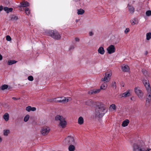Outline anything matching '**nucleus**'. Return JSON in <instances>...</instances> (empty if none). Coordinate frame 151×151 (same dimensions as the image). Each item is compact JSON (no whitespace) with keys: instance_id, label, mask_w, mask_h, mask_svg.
I'll return each mask as SVG.
<instances>
[{"instance_id":"5701e85b","label":"nucleus","mask_w":151,"mask_h":151,"mask_svg":"<svg viewBox=\"0 0 151 151\" xmlns=\"http://www.w3.org/2000/svg\"><path fill=\"white\" fill-rule=\"evenodd\" d=\"M109 109L111 110V111L115 110L116 109V106L114 104H112L109 107Z\"/></svg>"},{"instance_id":"de8ad7c7","label":"nucleus","mask_w":151,"mask_h":151,"mask_svg":"<svg viewBox=\"0 0 151 151\" xmlns=\"http://www.w3.org/2000/svg\"><path fill=\"white\" fill-rule=\"evenodd\" d=\"M2 138L0 136V143L2 142Z\"/></svg>"},{"instance_id":"9d476101","label":"nucleus","mask_w":151,"mask_h":151,"mask_svg":"<svg viewBox=\"0 0 151 151\" xmlns=\"http://www.w3.org/2000/svg\"><path fill=\"white\" fill-rule=\"evenodd\" d=\"M50 130V128L49 127H44L41 130V133L43 135H47Z\"/></svg>"},{"instance_id":"1a4fd4ad","label":"nucleus","mask_w":151,"mask_h":151,"mask_svg":"<svg viewBox=\"0 0 151 151\" xmlns=\"http://www.w3.org/2000/svg\"><path fill=\"white\" fill-rule=\"evenodd\" d=\"M134 92L138 97L140 99H142L143 96V93L139 87H137L134 88Z\"/></svg>"},{"instance_id":"473e14b6","label":"nucleus","mask_w":151,"mask_h":151,"mask_svg":"<svg viewBox=\"0 0 151 151\" xmlns=\"http://www.w3.org/2000/svg\"><path fill=\"white\" fill-rule=\"evenodd\" d=\"M8 87V86L7 85L4 84L1 86V89L2 90H4L7 89Z\"/></svg>"},{"instance_id":"f257e3e1","label":"nucleus","mask_w":151,"mask_h":151,"mask_svg":"<svg viewBox=\"0 0 151 151\" xmlns=\"http://www.w3.org/2000/svg\"><path fill=\"white\" fill-rule=\"evenodd\" d=\"M133 148V151H151V149L147 148L145 143L142 141L134 143Z\"/></svg>"},{"instance_id":"c9c22d12","label":"nucleus","mask_w":151,"mask_h":151,"mask_svg":"<svg viewBox=\"0 0 151 151\" xmlns=\"http://www.w3.org/2000/svg\"><path fill=\"white\" fill-rule=\"evenodd\" d=\"M28 79L30 81H32L34 80V78L32 76H30L28 77Z\"/></svg>"},{"instance_id":"c03bdc74","label":"nucleus","mask_w":151,"mask_h":151,"mask_svg":"<svg viewBox=\"0 0 151 151\" xmlns=\"http://www.w3.org/2000/svg\"><path fill=\"white\" fill-rule=\"evenodd\" d=\"M79 39L78 38H75V41L76 42H78L79 41Z\"/></svg>"},{"instance_id":"20e7f679","label":"nucleus","mask_w":151,"mask_h":151,"mask_svg":"<svg viewBox=\"0 0 151 151\" xmlns=\"http://www.w3.org/2000/svg\"><path fill=\"white\" fill-rule=\"evenodd\" d=\"M55 119L56 121H59L58 126L63 128H65L67 125V122L65 120V118L64 116L60 115H56L55 117Z\"/></svg>"},{"instance_id":"a19ab883","label":"nucleus","mask_w":151,"mask_h":151,"mask_svg":"<svg viewBox=\"0 0 151 151\" xmlns=\"http://www.w3.org/2000/svg\"><path fill=\"white\" fill-rule=\"evenodd\" d=\"M89 35L90 36H92L93 35V32H92L91 31L89 32Z\"/></svg>"},{"instance_id":"412c9836","label":"nucleus","mask_w":151,"mask_h":151,"mask_svg":"<svg viewBox=\"0 0 151 151\" xmlns=\"http://www.w3.org/2000/svg\"><path fill=\"white\" fill-rule=\"evenodd\" d=\"M75 148V146L71 144L69 146L68 149L69 151H74Z\"/></svg>"},{"instance_id":"c85d7f7f","label":"nucleus","mask_w":151,"mask_h":151,"mask_svg":"<svg viewBox=\"0 0 151 151\" xmlns=\"http://www.w3.org/2000/svg\"><path fill=\"white\" fill-rule=\"evenodd\" d=\"M26 13L27 15H29L30 13V10L28 8L26 7L25 9Z\"/></svg>"},{"instance_id":"a211bd4d","label":"nucleus","mask_w":151,"mask_h":151,"mask_svg":"<svg viewBox=\"0 0 151 151\" xmlns=\"http://www.w3.org/2000/svg\"><path fill=\"white\" fill-rule=\"evenodd\" d=\"M84 122V120L83 119L82 116L80 117L78 119V123L80 125L82 124Z\"/></svg>"},{"instance_id":"72a5a7b5","label":"nucleus","mask_w":151,"mask_h":151,"mask_svg":"<svg viewBox=\"0 0 151 151\" xmlns=\"http://www.w3.org/2000/svg\"><path fill=\"white\" fill-rule=\"evenodd\" d=\"M18 17L16 16H13L11 17V19L13 20L16 21L18 19Z\"/></svg>"},{"instance_id":"cd10ccee","label":"nucleus","mask_w":151,"mask_h":151,"mask_svg":"<svg viewBox=\"0 0 151 151\" xmlns=\"http://www.w3.org/2000/svg\"><path fill=\"white\" fill-rule=\"evenodd\" d=\"M151 38V33L148 32L146 34V39L147 40H150Z\"/></svg>"},{"instance_id":"393cba45","label":"nucleus","mask_w":151,"mask_h":151,"mask_svg":"<svg viewBox=\"0 0 151 151\" xmlns=\"http://www.w3.org/2000/svg\"><path fill=\"white\" fill-rule=\"evenodd\" d=\"M17 62V61L14 60H9L8 61L7 64L8 65H12L15 64Z\"/></svg>"},{"instance_id":"f704fd0d","label":"nucleus","mask_w":151,"mask_h":151,"mask_svg":"<svg viewBox=\"0 0 151 151\" xmlns=\"http://www.w3.org/2000/svg\"><path fill=\"white\" fill-rule=\"evenodd\" d=\"M146 14L147 16H149L151 15V11L148 10L146 12Z\"/></svg>"},{"instance_id":"58836bf2","label":"nucleus","mask_w":151,"mask_h":151,"mask_svg":"<svg viewBox=\"0 0 151 151\" xmlns=\"http://www.w3.org/2000/svg\"><path fill=\"white\" fill-rule=\"evenodd\" d=\"M129 31V29L128 28H126L124 31V32L126 34H127Z\"/></svg>"},{"instance_id":"a878e982","label":"nucleus","mask_w":151,"mask_h":151,"mask_svg":"<svg viewBox=\"0 0 151 151\" xmlns=\"http://www.w3.org/2000/svg\"><path fill=\"white\" fill-rule=\"evenodd\" d=\"M142 72L146 77L148 76L149 75V73H148L145 69H142Z\"/></svg>"},{"instance_id":"ddd939ff","label":"nucleus","mask_w":151,"mask_h":151,"mask_svg":"<svg viewBox=\"0 0 151 151\" xmlns=\"http://www.w3.org/2000/svg\"><path fill=\"white\" fill-rule=\"evenodd\" d=\"M130 93L129 90H128L126 92L120 95L119 96V98H122V97H126L127 96H129Z\"/></svg>"},{"instance_id":"f03ea898","label":"nucleus","mask_w":151,"mask_h":151,"mask_svg":"<svg viewBox=\"0 0 151 151\" xmlns=\"http://www.w3.org/2000/svg\"><path fill=\"white\" fill-rule=\"evenodd\" d=\"M106 109V107L104 104L101 103L99 104L95 108V117L99 118L103 117L106 113L105 110Z\"/></svg>"},{"instance_id":"37998d69","label":"nucleus","mask_w":151,"mask_h":151,"mask_svg":"<svg viewBox=\"0 0 151 151\" xmlns=\"http://www.w3.org/2000/svg\"><path fill=\"white\" fill-rule=\"evenodd\" d=\"M74 48V46H71L70 47V50H72V49H73Z\"/></svg>"},{"instance_id":"a18cd8bd","label":"nucleus","mask_w":151,"mask_h":151,"mask_svg":"<svg viewBox=\"0 0 151 151\" xmlns=\"http://www.w3.org/2000/svg\"><path fill=\"white\" fill-rule=\"evenodd\" d=\"M12 99L14 100H18V99L17 98H16L15 97H12Z\"/></svg>"},{"instance_id":"2eb2a0df","label":"nucleus","mask_w":151,"mask_h":151,"mask_svg":"<svg viewBox=\"0 0 151 151\" xmlns=\"http://www.w3.org/2000/svg\"><path fill=\"white\" fill-rule=\"evenodd\" d=\"M98 52L101 55H103L105 53L104 48L102 47H100L98 50Z\"/></svg>"},{"instance_id":"8fccbe9b","label":"nucleus","mask_w":151,"mask_h":151,"mask_svg":"<svg viewBox=\"0 0 151 151\" xmlns=\"http://www.w3.org/2000/svg\"><path fill=\"white\" fill-rule=\"evenodd\" d=\"M78 20L76 19V22H78Z\"/></svg>"},{"instance_id":"4468645a","label":"nucleus","mask_w":151,"mask_h":151,"mask_svg":"<svg viewBox=\"0 0 151 151\" xmlns=\"http://www.w3.org/2000/svg\"><path fill=\"white\" fill-rule=\"evenodd\" d=\"M122 69L123 71L128 72L129 70L128 66L126 65H123L122 66Z\"/></svg>"},{"instance_id":"ea45409f","label":"nucleus","mask_w":151,"mask_h":151,"mask_svg":"<svg viewBox=\"0 0 151 151\" xmlns=\"http://www.w3.org/2000/svg\"><path fill=\"white\" fill-rule=\"evenodd\" d=\"M36 109L35 107H31V111H35L36 110Z\"/></svg>"},{"instance_id":"9b49d317","label":"nucleus","mask_w":151,"mask_h":151,"mask_svg":"<svg viewBox=\"0 0 151 151\" xmlns=\"http://www.w3.org/2000/svg\"><path fill=\"white\" fill-rule=\"evenodd\" d=\"M106 50L109 54H111L115 52L116 48L114 45H111L107 48Z\"/></svg>"},{"instance_id":"6ab92c4d","label":"nucleus","mask_w":151,"mask_h":151,"mask_svg":"<svg viewBox=\"0 0 151 151\" xmlns=\"http://www.w3.org/2000/svg\"><path fill=\"white\" fill-rule=\"evenodd\" d=\"M4 10L6 11L7 13H8L9 12H12L13 10V8H8L6 7H4Z\"/></svg>"},{"instance_id":"aec40b11","label":"nucleus","mask_w":151,"mask_h":151,"mask_svg":"<svg viewBox=\"0 0 151 151\" xmlns=\"http://www.w3.org/2000/svg\"><path fill=\"white\" fill-rule=\"evenodd\" d=\"M4 119L6 121H7L9 119V114L6 113L3 116Z\"/></svg>"},{"instance_id":"e433bc0d","label":"nucleus","mask_w":151,"mask_h":151,"mask_svg":"<svg viewBox=\"0 0 151 151\" xmlns=\"http://www.w3.org/2000/svg\"><path fill=\"white\" fill-rule=\"evenodd\" d=\"M26 110L28 112H30L31 111V106H27L26 108Z\"/></svg>"},{"instance_id":"f8f14e48","label":"nucleus","mask_w":151,"mask_h":151,"mask_svg":"<svg viewBox=\"0 0 151 151\" xmlns=\"http://www.w3.org/2000/svg\"><path fill=\"white\" fill-rule=\"evenodd\" d=\"M100 91V89H94L89 91L88 92V93L89 94H95L99 93Z\"/></svg>"},{"instance_id":"79ce46f5","label":"nucleus","mask_w":151,"mask_h":151,"mask_svg":"<svg viewBox=\"0 0 151 151\" xmlns=\"http://www.w3.org/2000/svg\"><path fill=\"white\" fill-rule=\"evenodd\" d=\"M3 9V7L2 6H0V12Z\"/></svg>"},{"instance_id":"6e6552de","label":"nucleus","mask_w":151,"mask_h":151,"mask_svg":"<svg viewBox=\"0 0 151 151\" xmlns=\"http://www.w3.org/2000/svg\"><path fill=\"white\" fill-rule=\"evenodd\" d=\"M63 143L65 145L74 144L75 139L73 137L69 136L65 138L63 141Z\"/></svg>"},{"instance_id":"0eeeda50","label":"nucleus","mask_w":151,"mask_h":151,"mask_svg":"<svg viewBox=\"0 0 151 151\" xmlns=\"http://www.w3.org/2000/svg\"><path fill=\"white\" fill-rule=\"evenodd\" d=\"M112 76V71L110 70L105 72L104 77L102 78L101 80L102 81H104L106 83L109 82L110 81L111 78Z\"/></svg>"},{"instance_id":"4be33fe9","label":"nucleus","mask_w":151,"mask_h":151,"mask_svg":"<svg viewBox=\"0 0 151 151\" xmlns=\"http://www.w3.org/2000/svg\"><path fill=\"white\" fill-rule=\"evenodd\" d=\"M106 83L105 82L103 84H102L100 87V88L101 89L104 90L106 89L107 87V85Z\"/></svg>"},{"instance_id":"4c0bfd02","label":"nucleus","mask_w":151,"mask_h":151,"mask_svg":"<svg viewBox=\"0 0 151 151\" xmlns=\"http://www.w3.org/2000/svg\"><path fill=\"white\" fill-rule=\"evenodd\" d=\"M6 40L8 41H10L11 40V37L9 35H7L6 36Z\"/></svg>"},{"instance_id":"b1692460","label":"nucleus","mask_w":151,"mask_h":151,"mask_svg":"<svg viewBox=\"0 0 151 151\" xmlns=\"http://www.w3.org/2000/svg\"><path fill=\"white\" fill-rule=\"evenodd\" d=\"M129 10L130 12L133 13L134 12V9L132 6L130 5L129 4L128 5V6Z\"/></svg>"},{"instance_id":"423d86ee","label":"nucleus","mask_w":151,"mask_h":151,"mask_svg":"<svg viewBox=\"0 0 151 151\" xmlns=\"http://www.w3.org/2000/svg\"><path fill=\"white\" fill-rule=\"evenodd\" d=\"M54 100L56 102L65 103L69 101H70L72 99L70 97H62L55 98L54 99Z\"/></svg>"},{"instance_id":"09e8293b","label":"nucleus","mask_w":151,"mask_h":151,"mask_svg":"<svg viewBox=\"0 0 151 151\" xmlns=\"http://www.w3.org/2000/svg\"><path fill=\"white\" fill-rule=\"evenodd\" d=\"M74 1H76V2H78L80 0H74Z\"/></svg>"},{"instance_id":"bb28decb","label":"nucleus","mask_w":151,"mask_h":151,"mask_svg":"<svg viewBox=\"0 0 151 151\" xmlns=\"http://www.w3.org/2000/svg\"><path fill=\"white\" fill-rule=\"evenodd\" d=\"M84 12V11L83 9H80L78 10L77 14L78 15H82Z\"/></svg>"},{"instance_id":"dca6fc26","label":"nucleus","mask_w":151,"mask_h":151,"mask_svg":"<svg viewBox=\"0 0 151 151\" xmlns=\"http://www.w3.org/2000/svg\"><path fill=\"white\" fill-rule=\"evenodd\" d=\"M21 6L25 7L29 6V4L27 1H23L20 3Z\"/></svg>"},{"instance_id":"7ed1b4c3","label":"nucleus","mask_w":151,"mask_h":151,"mask_svg":"<svg viewBox=\"0 0 151 151\" xmlns=\"http://www.w3.org/2000/svg\"><path fill=\"white\" fill-rule=\"evenodd\" d=\"M142 82L147 91V103H150L151 100V89L149 81L147 79H143Z\"/></svg>"},{"instance_id":"7c9ffc66","label":"nucleus","mask_w":151,"mask_h":151,"mask_svg":"<svg viewBox=\"0 0 151 151\" xmlns=\"http://www.w3.org/2000/svg\"><path fill=\"white\" fill-rule=\"evenodd\" d=\"M9 133V130H4V136H7Z\"/></svg>"},{"instance_id":"f3484780","label":"nucleus","mask_w":151,"mask_h":151,"mask_svg":"<svg viewBox=\"0 0 151 151\" xmlns=\"http://www.w3.org/2000/svg\"><path fill=\"white\" fill-rule=\"evenodd\" d=\"M129 123V121L128 119H126L123 122L122 125L123 127H125L127 126Z\"/></svg>"},{"instance_id":"39448f33","label":"nucleus","mask_w":151,"mask_h":151,"mask_svg":"<svg viewBox=\"0 0 151 151\" xmlns=\"http://www.w3.org/2000/svg\"><path fill=\"white\" fill-rule=\"evenodd\" d=\"M47 35L52 37L54 39L58 40L60 39V36L58 32H55L53 30L49 31L47 32Z\"/></svg>"},{"instance_id":"3c124183","label":"nucleus","mask_w":151,"mask_h":151,"mask_svg":"<svg viewBox=\"0 0 151 151\" xmlns=\"http://www.w3.org/2000/svg\"><path fill=\"white\" fill-rule=\"evenodd\" d=\"M106 111H105V112H106Z\"/></svg>"},{"instance_id":"49530a36","label":"nucleus","mask_w":151,"mask_h":151,"mask_svg":"<svg viewBox=\"0 0 151 151\" xmlns=\"http://www.w3.org/2000/svg\"><path fill=\"white\" fill-rule=\"evenodd\" d=\"M2 59V56L0 54V61Z\"/></svg>"},{"instance_id":"c756f323","label":"nucleus","mask_w":151,"mask_h":151,"mask_svg":"<svg viewBox=\"0 0 151 151\" xmlns=\"http://www.w3.org/2000/svg\"><path fill=\"white\" fill-rule=\"evenodd\" d=\"M29 118V115L27 114L25 116L24 118V121L25 122H27Z\"/></svg>"},{"instance_id":"2f4dec72","label":"nucleus","mask_w":151,"mask_h":151,"mask_svg":"<svg viewBox=\"0 0 151 151\" xmlns=\"http://www.w3.org/2000/svg\"><path fill=\"white\" fill-rule=\"evenodd\" d=\"M131 23L132 25H134L136 23V19H134L131 20Z\"/></svg>"}]
</instances>
